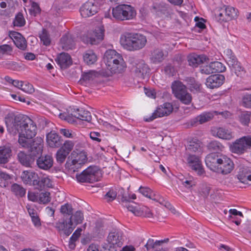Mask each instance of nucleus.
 <instances>
[{
	"label": "nucleus",
	"mask_w": 251,
	"mask_h": 251,
	"mask_svg": "<svg viewBox=\"0 0 251 251\" xmlns=\"http://www.w3.org/2000/svg\"><path fill=\"white\" fill-rule=\"evenodd\" d=\"M173 110V107L169 102L164 103L157 107L156 110L152 114V115L149 118L146 119V122H151L158 117H162L170 115Z\"/></svg>",
	"instance_id": "9d476101"
},
{
	"label": "nucleus",
	"mask_w": 251,
	"mask_h": 251,
	"mask_svg": "<svg viewBox=\"0 0 251 251\" xmlns=\"http://www.w3.org/2000/svg\"><path fill=\"white\" fill-rule=\"evenodd\" d=\"M55 61L61 69H66L72 64L71 57L67 53H61L57 56Z\"/></svg>",
	"instance_id": "393cba45"
},
{
	"label": "nucleus",
	"mask_w": 251,
	"mask_h": 251,
	"mask_svg": "<svg viewBox=\"0 0 251 251\" xmlns=\"http://www.w3.org/2000/svg\"><path fill=\"white\" fill-rule=\"evenodd\" d=\"M225 80V76L223 75H211L207 78L205 84L208 88L214 89L221 86Z\"/></svg>",
	"instance_id": "a211bd4d"
},
{
	"label": "nucleus",
	"mask_w": 251,
	"mask_h": 251,
	"mask_svg": "<svg viewBox=\"0 0 251 251\" xmlns=\"http://www.w3.org/2000/svg\"><path fill=\"white\" fill-rule=\"evenodd\" d=\"M98 75L95 71L90 70L84 72L82 75L81 79L85 81H89L94 80Z\"/></svg>",
	"instance_id": "09e8293b"
},
{
	"label": "nucleus",
	"mask_w": 251,
	"mask_h": 251,
	"mask_svg": "<svg viewBox=\"0 0 251 251\" xmlns=\"http://www.w3.org/2000/svg\"><path fill=\"white\" fill-rule=\"evenodd\" d=\"M214 115H218V111H212L203 112L190 121L191 125L193 126L198 122L200 124L207 122L211 120Z\"/></svg>",
	"instance_id": "6ab92c4d"
},
{
	"label": "nucleus",
	"mask_w": 251,
	"mask_h": 251,
	"mask_svg": "<svg viewBox=\"0 0 251 251\" xmlns=\"http://www.w3.org/2000/svg\"><path fill=\"white\" fill-rule=\"evenodd\" d=\"M205 161L207 167L211 170L223 175L230 173L234 168L233 161L222 154L210 153L206 156Z\"/></svg>",
	"instance_id": "f03ea898"
},
{
	"label": "nucleus",
	"mask_w": 251,
	"mask_h": 251,
	"mask_svg": "<svg viewBox=\"0 0 251 251\" xmlns=\"http://www.w3.org/2000/svg\"><path fill=\"white\" fill-rule=\"evenodd\" d=\"M187 59L190 66L193 68H197L199 65L207 62L208 58L204 54H198L193 53L187 56Z\"/></svg>",
	"instance_id": "4468645a"
},
{
	"label": "nucleus",
	"mask_w": 251,
	"mask_h": 251,
	"mask_svg": "<svg viewBox=\"0 0 251 251\" xmlns=\"http://www.w3.org/2000/svg\"><path fill=\"white\" fill-rule=\"evenodd\" d=\"M251 149V135L243 136L230 144L229 150L232 153L242 155Z\"/></svg>",
	"instance_id": "0eeeda50"
},
{
	"label": "nucleus",
	"mask_w": 251,
	"mask_h": 251,
	"mask_svg": "<svg viewBox=\"0 0 251 251\" xmlns=\"http://www.w3.org/2000/svg\"><path fill=\"white\" fill-rule=\"evenodd\" d=\"M47 142L51 148H58L62 144L61 137L54 131H50L46 136Z\"/></svg>",
	"instance_id": "b1692460"
},
{
	"label": "nucleus",
	"mask_w": 251,
	"mask_h": 251,
	"mask_svg": "<svg viewBox=\"0 0 251 251\" xmlns=\"http://www.w3.org/2000/svg\"><path fill=\"white\" fill-rule=\"evenodd\" d=\"M241 105L246 108H251V94H246L243 96Z\"/></svg>",
	"instance_id": "3c124183"
},
{
	"label": "nucleus",
	"mask_w": 251,
	"mask_h": 251,
	"mask_svg": "<svg viewBox=\"0 0 251 251\" xmlns=\"http://www.w3.org/2000/svg\"><path fill=\"white\" fill-rule=\"evenodd\" d=\"M224 53L226 63L230 62L236 58V56L230 49H227L226 50L224 51Z\"/></svg>",
	"instance_id": "13d9d810"
},
{
	"label": "nucleus",
	"mask_w": 251,
	"mask_h": 251,
	"mask_svg": "<svg viewBox=\"0 0 251 251\" xmlns=\"http://www.w3.org/2000/svg\"><path fill=\"white\" fill-rule=\"evenodd\" d=\"M87 155L85 151H82L77 153L72 160V163L74 168L80 167L87 161Z\"/></svg>",
	"instance_id": "7c9ffc66"
},
{
	"label": "nucleus",
	"mask_w": 251,
	"mask_h": 251,
	"mask_svg": "<svg viewBox=\"0 0 251 251\" xmlns=\"http://www.w3.org/2000/svg\"><path fill=\"white\" fill-rule=\"evenodd\" d=\"M104 30L103 27H97L94 30L88 32L82 37V40L86 44L97 45L103 39Z\"/></svg>",
	"instance_id": "6e6552de"
},
{
	"label": "nucleus",
	"mask_w": 251,
	"mask_h": 251,
	"mask_svg": "<svg viewBox=\"0 0 251 251\" xmlns=\"http://www.w3.org/2000/svg\"><path fill=\"white\" fill-rule=\"evenodd\" d=\"M53 164V158L50 155H42L36 159L37 167L44 170H48L50 169L52 167Z\"/></svg>",
	"instance_id": "aec40b11"
},
{
	"label": "nucleus",
	"mask_w": 251,
	"mask_h": 251,
	"mask_svg": "<svg viewBox=\"0 0 251 251\" xmlns=\"http://www.w3.org/2000/svg\"><path fill=\"white\" fill-rule=\"evenodd\" d=\"M251 175V167H242L239 169L237 178L242 183L250 185Z\"/></svg>",
	"instance_id": "5701e85b"
},
{
	"label": "nucleus",
	"mask_w": 251,
	"mask_h": 251,
	"mask_svg": "<svg viewBox=\"0 0 251 251\" xmlns=\"http://www.w3.org/2000/svg\"><path fill=\"white\" fill-rule=\"evenodd\" d=\"M5 122L8 131L14 135L19 133L33 137L36 134V125L27 116L19 114L13 117L8 114L5 119Z\"/></svg>",
	"instance_id": "f257e3e1"
},
{
	"label": "nucleus",
	"mask_w": 251,
	"mask_h": 251,
	"mask_svg": "<svg viewBox=\"0 0 251 251\" xmlns=\"http://www.w3.org/2000/svg\"><path fill=\"white\" fill-rule=\"evenodd\" d=\"M211 133L214 137L219 139L229 141L234 138V132L226 126H217L211 130Z\"/></svg>",
	"instance_id": "1a4fd4ad"
},
{
	"label": "nucleus",
	"mask_w": 251,
	"mask_h": 251,
	"mask_svg": "<svg viewBox=\"0 0 251 251\" xmlns=\"http://www.w3.org/2000/svg\"><path fill=\"white\" fill-rule=\"evenodd\" d=\"M83 59L87 64L92 65L97 61V57L92 50H88L83 55Z\"/></svg>",
	"instance_id": "ea45409f"
},
{
	"label": "nucleus",
	"mask_w": 251,
	"mask_h": 251,
	"mask_svg": "<svg viewBox=\"0 0 251 251\" xmlns=\"http://www.w3.org/2000/svg\"><path fill=\"white\" fill-rule=\"evenodd\" d=\"M200 72L202 74L210 75L213 74L212 69L211 68V63L208 65L204 66L201 68Z\"/></svg>",
	"instance_id": "69168bd1"
},
{
	"label": "nucleus",
	"mask_w": 251,
	"mask_h": 251,
	"mask_svg": "<svg viewBox=\"0 0 251 251\" xmlns=\"http://www.w3.org/2000/svg\"><path fill=\"white\" fill-rule=\"evenodd\" d=\"M73 217L76 224H81L83 220V213L80 211H76Z\"/></svg>",
	"instance_id": "052dcab7"
},
{
	"label": "nucleus",
	"mask_w": 251,
	"mask_h": 251,
	"mask_svg": "<svg viewBox=\"0 0 251 251\" xmlns=\"http://www.w3.org/2000/svg\"><path fill=\"white\" fill-rule=\"evenodd\" d=\"M211 65L213 73L224 72L226 70L225 66L219 61L211 62Z\"/></svg>",
	"instance_id": "de8ad7c7"
},
{
	"label": "nucleus",
	"mask_w": 251,
	"mask_h": 251,
	"mask_svg": "<svg viewBox=\"0 0 251 251\" xmlns=\"http://www.w3.org/2000/svg\"><path fill=\"white\" fill-rule=\"evenodd\" d=\"M157 246H160V242L158 240L154 241L153 239L150 238L148 240V242L145 245V247L147 250L149 251L150 249L154 248Z\"/></svg>",
	"instance_id": "bf43d9fd"
},
{
	"label": "nucleus",
	"mask_w": 251,
	"mask_h": 251,
	"mask_svg": "<svg viewBox=\"0 0 251 251\" xmlns=\"http://www.w3.org/2000/svg\"><path fill=\"white\" fill-rule=\"evenodd\" d=\"M12 50V47L7 44L0 46V58L3 57L4 55L10 53Z\"/></svg>",
	"instance_id": "864d4df0"
},
{
	"label": "nucleus",
	"mask_w": 251,
	"mask_h": 251,
	"mask_svg": "<svg viewBox=\"0 0 251 251\" xmlns=\"http://www.w3.org/2000/svg\"><path fill=\"white\" fill-rule=\"evenodd\" d=\"M60 43L62 48L65 50H72L75 46L74 38L70 34L63 36L60 39Z\"/></svg>",
	"instance_id": "a878e982"
},
{
	"label": "nucleus",
	"mask_w": 251,
	"mask_h": 251,
	"mask_svg": "<svg viewBox=\"0 0 251 251\" xmlns=\"http://www.w3.org/2000/svg\"><path fill=\"white\" fill-rule=\"evenodd\" d=\"M20 89L28 94H32L34 92V89L32 84L29 83H24V82L21 87H20Z\"/></svg>",
	"instance_id": "6e6d98bb"
},
{
	"label": "nucleus",
	"mask_w": 251,
	"mask_h": 251,
	"mask_svg": "<svg viewBox=\"0 0 251 251\" xmlns=\"http://www.w3.org/2000/svg\"><path fill=\"white\" fill-rule=\"evenodd\" d=\"M18 159L20 163L26 167H30L34 162V158L30 154H27L24 151H20L17 155Z\"/></svg>",
	"instance_id": "bb28decb"
},
{
	"label": "nucleus",
	"mask_w": 251,
	"mask_h": 251,
	"mask_svg": "<svg viewBox=\"0 0 251 251\" xmlns=\"http://www.w3.org/2000/svg\"><path fill=\"white\" fill-rule=\"evenodd\" d=\"M98 3L95 0H88L80 9L82 17L87 18L96 14L98 10Z\"/></svg>",
	"instance_id": "9b49d317"
},
{
	"label": "nucleus",
	"mask_w": 251,
	"mask_h": 251,
	"mask_svg": "<svg viewBox=\"0 0 251 251\" xmlns=\"http://www.w3.org/2000/svg\"><path fill=\"white\" fill-rule=\"evenodd\" d=\"M72 116L82 121L90 122L92 119V116L90 112L83 109H77L71 113Z\"/></svg>",
	"instance_id": "c85d7f7f"
},
{
	"label": "nucleus",
	"mask_w": 251,
	"mask_h": 251,
	"mask_svg": "<svg viewBox=\"0 0 251 251\" xmlns=\"http://www.w3.org/2000/svg\"><path fill=\"white\" fill-rule=\"evenodd\" d=\"M152 9L154 12L157 14L159 13L163 14H169L171 12V9L168 4L161 2L159 3H155L152 6Z\"/></svg>",
	"instance_id": "473e14b6"
},
{
	"label": "nucleus",
	"mask_w": 251,
	"mask_h": 251,
	"mask_svg": "<svg viewBox=\"0 0 251 251\" xmlns=\"http://www.w3.org/2000/svg\"><path fill=\"white\" fill-rule=\"evenodd\" d=\"M201 84L196 81L189 86V89L193 93H197L201 91Z\"/></svg>",
	"instance_id": "0e129e2a"
},
{
	"label": "nucleus",
	"mask_w": 251,
	"mask_h": 251,
	"mask_svg": "<svg viewBox=\"0 0 251 251\" xmlns=\"http://www.w3.org/2000/svg\"><path fill=\"white\" fill-rule=\"evenodd\" d=\"M171 88L173 94L176 98L188 90L186 85L179 80H176L172 82Z\"/></svg>",
	"instance_id": "cd10ccee"
},
{
	"label": "nucleus",
	"mask_w": 251,
	"mask_h": 251,
	"mask_svg": "<svg viewBox=\"0 0 251 251\" xmlns=\"http://www.w3.org/2000/svg\"><path fill=\"white\" fill-rule=\"evenodd\" d=\"M225 18H222L223 21L227 22L230 21L237 16V10L231 6L225 7Z\"/></svg>",
	"instance_id": "c9c22d12"
},
{
	"label": "nucleus",
	"mask_w": 251,
	"mask_h": 251,
	"mask_svg": "<svg viewBox=\"0 0 251 251\" xmlns=\"http://www.w3.org/2000/svg\"><path fill=\"white\" fill-rule=\"evenodd\" d=\"M187 160L191 168L194 170L198 175L201 176L204 174V171L201 162L198 156L189 154Z\"/></svg>",
	"instance_id": "dca6fc26"
},
{
	"label": "nucleus",
	"mask_w": 251,
	"mask_h": 251,
	"mask_svg": "<svg viewBox=\"0 0 251 251\" xmlns=\"http://www.w3.org/2000/svg\"><path fill=\"white\" fill-rule=\"evenodd\" d=\"M251 112L244 111L239 115L238 120L242 125L248 126L251 121Z\"/></svg>",
	"instance_id": "c03bdc74"
},
{
	"label": "nucleus",
	"mask_w": 251,
	"mask_h": 251,
	"mask_svg": "<svg viewBox=\"0 0 251 251\" xmlns=\"http://www.w3.org/2000/svg\"><path fill=\"white\" fill-rule=\"evenodd\" d=\"M9 36L17 48L22 50L26 49V41L21 34L16 31H11L10 32Z\"/></svg>",
	"instance_id": "412c9836"
},
{
	"label": "nucleus",
	"mask_w": 251,
	"mask_h": 251,
	"mask_svg": "<svg viewBox=\"0 0 251 251\" xmlns=\"http://www.w3.org/2000/svg\"><path fill=\"white\" fill-rule=\"evenodd\" d=\"M56 227L60 234L68 236L71 234L74 228V227L73 226V220L70 219L68 223L66 221L59 223L57 224Z\"/></svg>",
	"instance_id": "4be33fe9"
},
{
	"label": "nucleus",
	"mask_w": 251,
	"mask_h": 251,
	"mask_svg": "<svg viewBox=\"0 0 251 251\" xmlns=\"http://www.w3.org/2000/svg\"><path fill=\"white\" fill-rule=\"evenodd\" d=\"M207 148L210 151H222L224 147L220 142L214 140L208 144Z\"/></svg>",
	"instance_id": "49530a36"
},
{
	"label": "nucleus",
	"mask_w": 251,
	"mask_h": 251,
	"mask_svg": "<svg viewBox=\"0 0 251 251\" xmlns=\"http://www.w3.org/2000/svg\"><path fill=\"white\" fill-rule=\"evenodd\" d=\"M39 35V38L44 45L47 46L50 45L51 39L50 34L46 29H43Z\"/></svg>",
	"instance_id": "a18cd8bd"
},
{
	"label": "nucleus",
	"mask_w": 251,
	"mask_h": 251,
	"mask_svg": "<svg viewBox=\"0 0 251 251\" xmlns=\"http://www.w3.org/2000/svg\"><path fill=\"white\" fill-rule=\"evenodd\" d=\"M101 177L100 170L96 166H89L80 174L76 175L77 180L82 183H94Z\"/></svg>",
	"instance_id": "423d86ee"
},
{
	"label": "nucleus",
	"mask_w": 251,
	"mask_h": 251,
	"mask_svg": "<svg viewBox=\"0 0 251 251\" xmlns=\"http://www.w3.org/2000/svg\"><path fill=\"white\" fill-rule=\"evenodd\" d=\"M201 142L197 140L190 141L186 148L187 153L190 154L193 152H200L201 149Z\"/></svg>",
	"instance_id": "f704fd0d"
},
{
	"label": "nucleus",
	"mask_w": 251,
	"mask_h": 251,
	"mask_svg": "<svg viewBox=\"0 0 251 251\" xmlns=\"http://www.w3.org/2000/svg\"><path fill=\"white\" fill-rule=\"evenodd\" d=\"M11 191L18 197L22 198L25 196L26 190L21 185L14 183L11 186Z\"/></svg>",
	"instance_id": "58836bf2"
},
{
	"label": "nucleus",
	"mask_w": 251,
	"mask_h": 251,
	"mask_svg": "<svg viewBox=\"0 0 251 251\" xmlns=\"http://www.w3.org/2000/svg\"><path fill=\"white\" fill-rule=\"evenodd\" d=\"M50 194L49 192L41 193L38 197L39 200L41 203H47L50 201Z\"/></svg>",
	"instance_id": "4d7b16f0"
},
{
	"label": "nucleus",
	"mask_w": 251,
	"mask_h": 251,
	"mask_svg": "<svg viewBox=\"0 0 251 251\" xmlns=\"http://www.w3.org/2000/svg\"><path fill=\"white\" fill-rule=\"evenodd\" d=\"M11 155V150L9 147H0V164H5Z\"/></svg>",
	"instance_id": "72a5a7b5"
},
{
	"label": "nucleus",
	"mask_w": 251,
	"mask_h": 251,
	"mask_svg": "<svg viewBox=\"0 0 251 251\" xmlns=\"http://www.w3.org/2000/svg\"><path fill=\"white\" fill-rule=\"evenodd\" d=\"M59 132L66 138H73L74 137V133L72 130L67 128H60Z\"/></svg>",
	"instance_id": "680f3d73"
},
{
	"label": "nucleus",
	"mask_w": 251,
	"mask_h": 251,
	"mask_svg": "<svg viewBox=\"0 0 251 251\" xmlns=\"http://www.w3.org/2000/svg\"><path fill=\"white\" fill-rule=\"evenodd\" d=\"M51 181L49 177H39L36 189L42 190L45 187H51Z\"/></svg>",
	"instance_id": "4c0bfd02"
},
{
	"label": "nucleus",
	"mask_w": 251,
	"mask_h": 251,
	"mask_svg": "<svg viewBox=\"0 0 251 251\" xmlns=\"http://www.w3.org/2000/svg\"><path fill=\"white\" fill-rule=\"evenodd\" d=\"M81 228H78L73 234L70 239V243L73 244L75 242L81 235Z\"/></svg>",
	"instance_id": "e2e57ef3"
},
{
	"label": "nucleus",
	"mask_w": 251,
	"mask_h": 251,
	"mask_svg": "<svg viewBox=\"0 0 251 251\" xmlns=\"http://www.w3.org/2000/svg\"><path fill=\"white\" fill-rule=\"evenodd\" d=\"M107 241L113 246L121 247L124 243L123 233L120 230H115L109 233Z\"/></svg>",
	"instance_id": "ddd939ff"
},
{
	"label": "nucleus",
	"mask_w": 251,
	"mask_h": 251,
	"mask_svg": "<svg viewBox=\"0 0 251 251\" xmlns=\"http://www.w3.org/2000/svg\"><path fill=\"white\" fill-rule=\"evenodd\" d=\"M120 43L128 50H137L145 47L147 38L145 36L139 33H126L121 36Z\"/></svg>",
	"instance_id": "20e7f679"
},
{
	"label": "nucleus",
	"mask_w": 251,
	"mask_h": 251,
	"mask_svg": "<svg viewBox=\"0 0 251 251\" xmlns=\"http://www.w3.org/2000/svg\"><path fill=\"white\" fill-rule=\"evenodd\" d=\"M227 65L230 69L233 71L237 76H238L240 73L244 71V68L241 65V63L238 61L236 58L234 60L227 63Z\"/></svg>",
	"instance_id": "e433bc0d"
},
{
	"label": "nucleus",
	"mask_w": 251,
	"mask_h": 251,
	"mask_svg": "<svg viewBox=\"0 0 251 251\" xmlns=\"http://www.w3.org/2000/svg\"><path fill=\"white\" fill-rule=\"evenodd\" d=\"M60 212L64 216H71L70 219H72L73 208L71 204L66 203L61 205L60 208Z\"/></svg>",
	"instance_id": "37998d69"
},
{
	"label": "nucleus",
	"mask_w": 251,
	"mask_h": 251,
	"mask_svg": "<svg viewBox=\"0 0 251 251\" xmlns=\"http://www.w3.org/2000/svg\"><path fill=\"white\" fill-rule=\"evenodd\" d=\"M43 149V141L42 138L37 137L30 145L28 148L29 153L30 155L34 158H38L42 156Z\"/></svg>",
	"instance_id": "f8f14e48"
},
{
	"label": "nucleus",
	"mask_w": 251,
	"mask_h": 251,
	"mask_svg": "<svg viewBox=\"0 0 251 251\" xmlns=\"http://www.w3.org/2000/svg\"><path fill=\"white\" fill-rule=\"evenodd\" d=\"M25 21L23 14L19 13L16 16L13 24L14 26L21 27L25 25Z\"/></svg>",
	"instance_id": "603ef678"
},
{
	"label": "nucleus",
	"mask_w": 251,
	"mask_h": 251,
	"mask_svg": "<svg viewBox=\"0 0 251 251\" xmlns=\"http://www.w3.org/2000/svg\"><path fill=\"white\" fill-rule=\"evenodd\" d=\"M32 138L19 134L18 142L23 148L28 149L33 142L31 140Z\"/></svg>",
	"instance_id": "79ce46f5"
},
{
	"label": "nucleus",
	"mask_w": 251,
	"mask_h": 251,
	"mask_svg": "<svg viewBox=\"0 0 251 251\" xmlns=\"http://www.w3.org/2000/svg\"><path fill=\"white\" fill-rule=\"evenodd\" d=\"M133 72L136 77L143 79L148 77L149 68L143 61H140L136 63L133 68Z\"/></svg>",
	"instance_id": "2eb2a0df"
},
{
	"label": "nucleus",
	"mask_w": 251,
	"mask_h": 251,
	"mask_svg": "<svg viewBox=\"0 0 251 251\" xmlns=\"http://www.w3.org/2000/svg\"><path fill=\"white\" fill-rule=\"evenodd\" d=\"M139 191L145 197L148 198H151V191L149 188L140 187V188L139 189Z\"/></svg>",
	"instance_id": "774afa93"
},
{
	"label": "nucleus",
	"mask_w": 251,
	"mask_h": 251,
	"mask_svg": "<svg viewBox=\"0 0 251 251\" xmlns=\"http://www.w3.org/2000/svg\"><path fill=\"white\" fill-rule=\"evenodd\" d=\"M176 98L179 100L182 103L186 105L190 104L192 100V96L191 94L188 92V90L182 93L176 97Z\"/></svg>",
	"instance_id": "a19ab883"
},
{
	"label": "nucleus",
	"mask_w": 251,
	"mask_h": 251,
	"mask_svg": "<svg viewBox=\"0 0 251 251\" xmlns=\"http://www.w3.org/2000/svg\"><path fill=\"white\" fill-rule=\"evenodd\" d=\"M108 70L112 73H122L126 70V65L122 56L115 50H107L104 57Z\"/></svg>",
	"instance_id": "7ed1b4c3"
},
{
	"label": "nucleus",
	"mask_w": 251,
	"mask_h": 251,
	"mask_svg": "<svg viewBox=\"0 0 251 251\" xmlns=\"http://www.w3.org/2000/svg\"><path fill=\"white\" fill-rule=\"evenodd\" d=\"M68 155V153L63 151L60 149L56 153V158L57 162L60 164L63 163Z\"/></svg>",
	"instance_id": "5fc2aeb1"
},
{
	"label": "nucleus",
	"mask_w": 251,
	"mask_h": 251,
	"mask_svg": "<svg viewBox=\"0 0 251 251\" xmlns=\"http://www.w3.org/2000/svg\"><path fill=\"white\" fill-rule=\"evenodd\" d=\"M122 201L123 202L124 205L126 206L129 211H131L136 216H140L141 214V211L138 209L137 204L132 201H128L127 196H123L122 198Z\"/></svg>",
	"instance_id": "c756f323"
},
{
	"label": "nucleus",
	"mask_w": 251,
	"mask_h": 251,
	"mask_svg": "<svg viewBox=\"0 0 251 251\" xmlns=\"http://www.w3.org/2000/svg\"><path fill=\"white\" fill-rule=\"evenodd\" d=\"M112 15L117 21L130 20L135 17L136 11L131 5L122 4L113 8Z\"/></svg>",
	"instance_id": "39448f33"
},
{
	"label": "nucleus",
	"mask_w": 251,
	"mask_h": 251,
	"mask_svg": "<svg viewBox=\"0 0 251 251\" xmlns=\"http://www.w3.org/2000/svg\"><path fill=\"white\" fill-rule=\"evenodd\" d=\"M39 177L36 173L32 171H24L21 175V178L25 184L33 186L35 188Z\"/></svg>",
	"instance_id": "f3484780"
},
{
	"label": "nucleus",
	"mask_w": 251,
	"mask_h": 251,
	"mask_svg": "<svg viewBox=\"0 0 251 251\" xmlns=\"http://www.w3.org/2000/svg\"><path fill=\"white\" fill-rule=\"evenodd\" d=\"M117 196V193L113 190L109 191L105 195V197L107 199V201H113Z\"/></svg>",
	"instance_id": "338daca9"
},
{
	"label": "nucleus",
	"mask_w": 251,
	"mask_h": 251,
	"mask_svg": "<svg viewBox=\"0 0 251 251\" xmlns=\"http://www.w3.org/2000/svg\"><path fill=\"white\" fill-rule=\"evenodd\" d=\"M74 146L75 143L73 141L71 140H66L60 149L69 154L73 150Z\"/></svg>",
	"instance_id": "8fccbe9b"
},
{
	"label": "nucleus",
	"mask_w": 251,
	"mask_h": 251,
	"mask_svg": "<svg viewBox=\"0 0 251 251\" xmlns=\"http://www.w3.org/2000/svg\"><path fill=\"white\" fill-rule=\"evenodd\" d=\"M165 52L161 48H156L151 53V61L155 64L161 62L164 59Z\"/></svg>",
	"instance_id": "2f4dec72"
}]
</instances>
